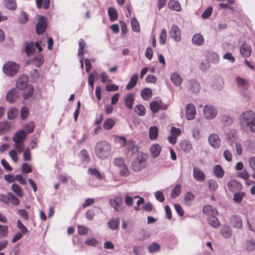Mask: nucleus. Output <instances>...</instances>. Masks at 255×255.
I'll list each match as a JSON object with an SVG mask.
<instances>
[{"instance_id":"obj_1","label":"nucleus","mask_w":255,"mask_h":255,"mask_svg":"<svg viewBox=\"0 0 255 255\" xmlns=\"http://www.w3.org/2000/svg\"><path fill=\"white\" fill-rule=\"evenodd\" d=\"M112 151L109 143L105 140L99 141L95 147V152L97 157L101 159H104L109 157Z\"/></svg>"},{"instance_id":"obj_2","label":"nucleus","mask_w":255,"mask_h":255,"mask_svg":"<svg viewBox=\"0 0 255 255\" xmlns=\"http://www.w3.org/2000/svg\"><path fill=\"white\" fill-rule=\"evenodd\" d=\"M147 165V159L144 153H139L132 162L131 167L133 171L139 172L145 168Z\"/></svg>"},{"instance_id":"obj_3","label":"nucleus","mask_w":255,"mask_h":255,"mask_svg":"<svg viewBox=\"0 0 255 255\" xmlns=\"http://www.w3.org/2000/svg\"><path fill=\"white\" fill-rule=\"evenodd\" d=\"M114 165L119 169V174L121 176H128L129 172L125 163V160L123 157H116L113 160Z\"/></svg>"},{"instance_id":"obj_4","label":"nucleus","mask_w":255,"mask_h":255,"mask_svg":"<svg viewBox=\"0 0 255 255\" xmlns=\"http://www.w3.org/2000/svg\"><path fill=\"white\" fill-rule=\"evenodd\" d=\"M255 117V114L252 111H247L243 112L239 118L241 126L243 128H246Z\"/></svg>"},{"instance_id":"obj_5","label":"nucleus","mask_w":255,"mask_h":255,"mask_svg":"<svg viewBox=\"0 0 255 255\" xmlns=\"http://www.w3.org/2000/svg\"><path fill=\"white\" fill-rule=\"evenodd\" d=\"M19 68V66L13 62H8L5 64L3 67L4 73L9 76L15 74Z\"/></svg>"},{"instance_id":"obj_6","label":"nucleus","mask_w":255,"mask_h":255,"mask_svg":"<svg viewBox=\"0 0 255 255\" xmlns=\"http://www.w3.org/2000/svg\"><path fill=\"white\" fill-rule=\"evenodd\" d=\"M126 153L129 157L136 156L138 154L142 153L138 152V147L136 146L132 140H129L126 146Z\"/></svg>"},{"instance_id":"obj_7","label":"nucleus","mask_w":255,"mask_h":255,"mask_svg":"<svg viewBox=\"0 0 255 255\" xmlns=\"http://www.w3.org/2000/svg\"><path fill=\"white\" fill-rule=\"evenodd\" d=\"M110 205L117 212L122 211L123 209V198L121 195H118L114 199L109 200Z\"/></svg>"},{"instance_id":"obj_8","label":"nucleus","mask_w":255,"mask_h":255,"mask_svg":"<svg viewBox=\"0 0 255 255\" xmlns=\"http://www.w3.org/2000/svg\"><path fill=\"white\" fill-rule=\"evenodd\" d=\"M20 95V93L17 89L13 88L7 93L6 100L10 103H15L19 98Z\"/></svg>"},{"instance_id":"obj_9","label":"nucleus","mask_w":255,"mask_h":255,"mask_svg":"<svg viewBox=\"0 0 255 255\" xmlns=\"http://www.w3.org/2000/svg\"><path fill=\"white\" fill-rule=\"evenodd\" d=\"M35 47L38 49V52H39L42 50L40 43L38 42H36L35 43L34 42H30L27 44L25 48V52L26 53V55L27 56H30L33 54L35 51Z\"/></svg>"},{"instance_id":"obj_10","label":"nucleus","mask_w":255,"mask_h":255,"mask_svg":"<svg viewBox=\"0 0 255 255\" xmlns=\"http://www.w3.org/2000/svg\"><path fill=\"white\" fill-rule=\"evenodd\" d=\"M230 225L235 228L241 229L243 226V222L241 217L239 215H233L229 218Z\"/></svg>"},{"instance_id":"obj_11","label":"nucleus","mask_w":255,"mask_h":255,"mask_svg":"<svg viewBox=\"0 0 255 255\" xmlns=\"http://www.w3.org/2000/svg\"><path fill=\"white\" fill-rule=\"evenodd\" d=\"M46 19L43 16H41L38 19L37 23L36 25V31L38 34L43 33L46 27Z\"/></svg>"},{"instance_id":"obj_12","label":"nucleus","mask_w":255,"mask_h":255,"mask_svg":"<svg viewBox=\"0 0 255 255\" xmlns=\"http://www.w3.org/2000/svg\"><path fill=\"white\" fill-rule=\"evenodd\" d=\"M216 110L212 106L206 105L204 108V115L207 119H213L217 115Z\"/></svg>"},{"instance_id":"obj_13","label":"nucleus","mask_w":255,"mask_h":255,"mask_svg":"<svg viewBox=\"0 0 255 255\" xmlns=\"http://www.w3.org/2000/svg\"><path fill=\"white\" fill-rule=\"evenodd\" d=\"M196 114V108L192 104H188L185 108V116L188 120H192L195 118Z\"/></svg>"},{"instance_id":"obj_14","label":"nucleus","mask_w":255,"mask_h":255,"mask_svg":"<svg viewBox=\"0 0 255 255\" xmlns=\"http://www.w3.org/2000/svg\"><path fill=\"white\" fill-rule=\"evenodd\" d=\"M170 36L176 42L181 40V31L177 25H173L169 32Z\"/></svg>"},{"instance_id":"obj_15","label":"nucleus","mask_w":255,"mask_h":255,"mask_svg":"<svg viewBox=\"0 0 255 255\" xmlns=\"http://www.w3.org/2000/svg\"><path fill=\"white\" fill-rule=\"evenodd\" d=\"M208 141L211 145L214 148H218L221 145V140L219 136L215 133L210 135L208 137Z\"/></svg>"},{"instance_id":"obj_16","label":"nucleus","mask_w":255,"mask_h":255,"mask_svg":"<svg viewBox=\"0 0 255 255\" xmlns=\"http://www.w3.org/2000/svg\"><path fill=\"white\" fill-rule=\"evenodd\" d=\"M28 82V77L26 75H22L18 78L16 82V87L19 90H24L29 86Z\"/></svg>"},{"instance_id":"obj_17","label":"nucleus","mask_w":255,"mask_h":255,"mask_svg":"<svg viewBox=\"0 0 255 255\" xmlns=\"http://www.w3.org/2000/svg\"><path fill=\"white\" fill-rule=\"evenodd\" d=\"M193 176L195 180L198 182H203L205 179V175L204 172L199 167L193 168Z\"/></svg>"},{"instance_id":"obj_18","label":"nucleus","mask_w":255,"mask_h":255,"mask_svg":"<svg viewBox=\"0 0 255 255\" xmlns=\"http://www.w3.org/2000/svg\"><path fill=\"white\" fill-rule=\"evenodd\" d=\"M229 190L232 192H237L241 190L242 189V184L235 180H231L227 183Z\"/></svg>"},{"instance_id":"obj_19","label":"nucleus","mask_w":255,"mask_h":255,"mask_svg":"<svg viewBox=\"0 0 255 255\" xmlns=\"http://www.w3.org/2000/svg\"><path fill=\"white\" fill-rule=\"evenodd\" d=\"M26 133L23 130H18L13 137V141L15 143H22L25 140Z\"/></svg>"},{"instance_id":"obj_20","label":"nucleus","mask_w":255,"mask_h":255,"mask_svg":"<svg viewBox=\"0 0 255 255\" xmlns=\"http://www.w3.org/2000/svg\"><path fill=\"white\" fill-rule=\"evenodd\" d=\"M161 150L160 145L158 143H154L150 147V155L153 158H156L159 155Z\"/></svg>"},{"instance_id":"obj_21","label":"nucleus","mask_w":255,"mask_h":255,"mask_svg":"<svg viewBox=\"0 0 255 255\" xmlns=\"http://www.w3.org/2000/svg\"><path fill=\"white\" fill-rule=\"evenodd\" d=\"M167 4L168 8L172 10L179 12L182 9L181 4L177 0H169Z\"/></svg>"},{"instance_id":"obj_22","label":"nucleus","mask_w":255,"mask_h":255,"mask_svg":"<svg viewBox=\"0 0 255 255\" xmlns=\"http://www.w3.org/2000/svg\"><path fill=\"white\" fill-rule=\"evenodd\" d=\"M240 53L245 57H250L252 53L251 47L246 43L243 44L240 48Z\"/></svg>"},{"instance_id":"obj_23","label":"nucleus","mask_w":255,"mask_h":255,"mask_svg":"<svg viewBox=\"0 0 255 255\" xmlns=\"http://www.w3.org/2000/svg\"><path fill=\"white\" fill-rule=\"evenodd\" d=\"M192 43L196 45H202L204 43L203 36L200 33L195 34L192 37Z\"/></svg>"},{"instance_id":"obj_24","label":"nucleus","mask_w":255,"mask_h":255,"mask_svg":"<svg viewBox=\"0 0 255 255\" xmlns=\"http://www.w3.org/2000/svg\"><path fill=\"white\" fill-rule=\"evenodd\" d=\"M203 212L210 216L216 215L218 212L216 209L213 208L211 205H205L203 208Z\"/></svg>"},{"instance_id":"obj_25","label":"nucleus","mask_w":255,"mask_h":255,"mask_svg":"<svg viewBox=\"0 0 255 255\" xmlns=\"http://www.w3.org/2000/svg\"><path fill=\"white\" fill-rule=\"evenodd\" d=\"M207 222L211 226L215 228H217L220 226V222L215 215L210 216L207 219Z\"/></svg>"},{"instance_id":"obj_26","label":"nucleus","mask_w":255,"mask_h":255,"mask_svg":"<svg viewBox=\"0 0 255 255\" xmlns=\"http://www.w3.org/2000/svg\"><path fill=\"white\" fill-rule=\"evenodd\" d=\"M188 87L193 93H197L200 88V85L195 80H191L189 82Z\"/></svg>"},{"instance_id":"obj_27","label":"nucleus","mask_w":255,"mask_h":255,"mask_svg":"<svg viewBox=\"0 0 255 255\" xmlns=\"http://www.w3.org/2000/svg\"><path fill=\"white\" fill-rule=\"evenodd\" d=\"M140 95L144 100H148L152 96V90L150 88H145L141 91Z\"/></svg>"},{"instance_id":"obj_28","label":"nucleus","mask_w":255,"mask_h":255,"mask_svg":"<svg viewBox=\"0 0 255 255\" xmlns=\"http://www.w3.org/2000/svg\"><path fill=\"white\" fill-rule=\"evenodd\" d=\"M158 135V129L156 126H152L149 129V137L151 140L156 139Z\"/></svg>"},{"instance_id":"obj_29","label":"nucleus","mask_w":255,"mask_h":255,"mask_svg":"<svg viewBox=\"0 0 255 255\" xmlns=\"http://www.w3.org/2000/svg\"><path fill=\"white\" fill-rule=\"evenodd\" d=\"M8 205L11 204L15 206H17L20 204V200L12 193L8 192Z\"/></svg>"},{"instance_id":"obj_30","label":"nucleus","mask_w":255,"mask_h":255,"mask_svg":"<svg viewBox=\"0 0 255 255\" xmlns=\"http://www.w3.org/2000/svg\"><path fill=\"white\" fill-rule=\"evenodd\" d=\"M88 174L94 176L98 179H102L104 177V174H102L97 168H89L88 170Z\"/></svg>"},{"instance_id":"obj_31","label":"nucleus","mask_w":255,"mask_h":255,"mask_svg":"<svg viewBox=\"0 0 255 255\" xmlns=\"http://www.w3.org/2000/svg\"><path fill=\"white\" fill-rule=\"evenodd\" d=\"M134 101V95L132 94H128V96H127L125 100L126 107L129 109H132Z\"/></svg>"},{"instance_id":"obj_32","label":"nucleus","mask_w":255,"mask_h":255,"mask_svg":"<svg viewBox=\"0 0 255 255\" xmlns=\"http://www.w3.org/2000/svg\"><path fill=\"white\" fill-rule=\"evenodd\" d=\"M138 80V75L137 74H133L130 78L129 81L126 86L128 90L132 89L136 84Z\"/></svg>"},{"instance_id":"obj_33","label":"nucleus","mask_w":255,"mask_h":255,"mask_svg":"<svg viewBox=\"0 0 255 255\" xmlns=\"http://www.w3.org/2000/svg\"><path fill=\"white\" fill-rule=\"evenodd\" d=\"M170 78L172 82L176 86H179L181 85L182 79L179 74L176 73H173L171 75Z\"/></svg>"},{"instance_id":"obj_34","label":"nucleus","mask_w":255,"mask_h":255,"mask_svg":"<svg viewBox=\"0 0 255 255\" xmlns=\"http://www.w3.org/2000/svg\"><path fill=\"white\" fill-rule=\"evenodd\" d=\"M33 92L34 89L32 86L29 85V86H27L26 90L23 93V100L25 101L30 99L32 97Z\"/></svg>"},{"instance_id":"obj_35","label":"nucleus","mask_w":255,"mask_h":255,"mask_svg":"<svg viewBox=\"0 0 255 255\" xmlns=\"http://www.w3.org/2000/svg\"><path fill=\"white\" fill-rule=\"evenodd\" d=\"M4 5L6 8L11 10L16 9L17 7L15 0H4Z\"/></svg>"},{"instance_id":"obj_36","label":"nucleus","mask_w":255,"mask_h":255,"mask_svg":"<svg viewBox=\"0 0 255 255\" xmlns=\"http://www.w3.org/2000/svg\"><path fill=\"white\" fill-rule=\"evenodd\" d=\"M37 7L41 8L42 7L45 9L49 8L50 0H36Z\"/></svg>"},{"instance_id":"obj_37","label":"nucleus","mask_w":255,"mask_h":255,"mask_svg":"<svg viewBox=\"0 0 255 255\" xmlns=\"http://www.w3.org/2000/svg\"><path fill=\"white\" fill-rule=\"evenodd\" d=\"M221 234L225 238H229L232 235V231L229 226H224L220 231Z\"/></svg>"},{"instance_id":"obj_38","label":"nucleus","mask_w":255,"mask_h":255,"mask_svg":"<svg viewBox=\"0 0 255 255\" xmlns=\"http://www.w3.org/2000/svg\"><path fill=\"white\" fill-rule=\"evenodd\" d=\"M11 189L18 197L21 198L24 196L21 187L17 184L14 183L11 185Z\"/></svg>"},{"instance_id":"obj_39","label":"nucleus","mask_w":255,"mask_h":255,"mask_svg":"<svg viewBox=\"0 0 255 255\" xmlns=\"http://www.w3.org/2000/svg\"><path fill=\"white\" fill-rule=\"evenodd\" d=\"M180 148L183 151L188 152L192 148V144L188 140H183L180 143Z\"/></svg>"},{"instance_id":"obj_40","label":"nucleus","mask_w":255,"mask_h":255,"mask_svg":"<svg viewBox=\"0 0 255 255\" xmlns=\"http://www.w3.org/2000/svg\"><path fill=\"white\" fill-rule=\"evenodd\" d=\"M236 81L239 87L247 89L248 87V82L245 79L241 77H237L236 78Z\"/></svg>"},{"instance_id":"obj_41","label":"nucleus","mask_w":255,"mask_h":255,"mask_svg":"<svg viewBox=\"0 0 255 255\" xmlns=\"http://www.w3.org/2000/svg\"><path fill=\"white\" fill-rule=\"evenodd\" d=\"M213 172L216 177L219 178H222L224 175V171L222 167L219 165L215 166Z\"/></svg>"},{"instance_id":"obj_42","label":"nucleus","mask_w":255,"mask_h":255,"mask_svg":"<svg viewBox=\"0 0 255 255\" xmlns=\"http://www.w3.org/2000/svg\"><path fill=\"white\" fill-rule=\"evenodd\" d=\"M194 199V195L191 192H187L184 198V203L186 206H190Z\"/></svg>"},{"instance_id":"obj_43","label":"nucleus","mask_w":255,"mask_h":255,"mask_svg":"<svg viewBox=\"0 0 255 255\" xmlns=\"http://www.w3.org/2000/svg\"><path fill=\"white\" fill-rule=\"evenodd\" d=\"M108 14L109 18L112 21H115L118 18L117 11L115 8L113 7L109 8Z\"/></svg>"},{"instance_id":"obj_44","label":"nucleus","mask_w":255,"mask_h":255,"mask_svg":"<svg viewBox=\"0 0 255 255\" xmlns=\"http://www.w3.org/2000/svg\"><path fill=\"white\" fill-rule=\"evenodd\" d=\"M120 224L119 219L118 218L112 219L108 222V226L110 229L115 230L118 228Z\"/></svg>"},{"instance_id":"obj_45","label":"nucleus","mask_w":255,"mask_h":255,"mask_svg":"<svg viewBox=\"0 0 255 255\" xmlns=\"http://www.w3.org/2000/svg\"><path fill=\"white\" fill-rule=\"evenodd\" d=\"M116 124V121L112 119H107L103 124V127L105 129H111Z\"/></svg>"},{"instance_id":"obj_46","label":"nucleus","mask_w":255,"mask_h":255,"mask_svg":"<svg viewBox=\"0 0 255 255\" xmlns=\"http://www.w3.org/2000/svg\"><path fill=\"white\" fill-rule=\"evenodd\" d=\"M18 115V109L12 107L7 112V117L9 119H15Z\"/></svg>"},{"instance_id":"obj_47","label":"nucleus","mask_w":255,"mask_h":255,"mask_svg":"<svg viewBox=\"0 0 255 255\" xmlns=\"http://www.w3.org/2000/svg\"><path fill=\"white\" fill-rule=\"evenodd\" d=\"M134 111L138 116H142L145 115L146 110L143 105L139 104L135 106Z\"/></svg>"},{"instance_id":"obj_48","label":"nucleus","mask_w":255,"mask_h":255,"mask_svg":"<svg viewBox=\"0 0 255 255\" xmlns=\"http://www.w3.org/2000/svg\"><path fill=\"white\" fill-rule=\"evenodd\" d=\"M181 193V186L180 184H177L172 189L171 193V197L172 198H176Z\"/></svg>"},{"instance_id":"obj_49","label":"nucleus","mask_w":255,"mask_h":255,"mask_svg":"<svg viewBox=\"0 0 255 255\" xmlns=\"http://www.w3.org/2000/svg\"><path fill=\"white\" fill-rule=\"evenodd\" d=\"M245 195V193L244 192H239L235 193L234 195L233 200L236 203H240L244 197Z\"/></svg>"},{"instance_id":"obj_50","label":"nucleus","mask_w":255,"mask_h":255,"mask_svg":"<svg viewBox=\"0 0 255 255\" xmlns=\"http://www.w3.org/2000/svg\"><path fill=\"white\" fill-rule=\"evenodd\" d=\"M131 25L133 31L138 32L140 30V27L137 20L135 18H131Z\"/></svg>"},{"instance_id":"obj_51","label":"nucleus","mask_w":255,"mask_h":255,"mask_svg":"<svg viewBox=\"0 0 255 255\" xmlns=\"http://www.w3.org/2000/svg\"><path fill=\"white\" fill-rule=\"evenodd\" d=\"M167 31L164 28L161 30L159 36V43L161 45H164L166 42Z\"/></svg>"},{"instance_id":"obj_52","label":"nucleus","mask_w":255,"mask_h":255,"mask_svg":"<svg viewBox=\"0 0 255 255\" xmlns=\"http://www.w3.org/2000/svg\"><path fill=\"white\" fill-rule=\"evenodd\" d=\"M115 140L121 147L127 146L128 141L125 137L117 136L115 137Z\"/></svg>"},{"instance_id":"obj_53","label":"nucleus","mask_w":255,"mask_h":255,"mask_svg":"<svg viewBox=\"0 0 255 255\" xmlns=\"http://www.w3.org/2000/svg\"><path fill=\"white\" fill-rule=\"evenodd\" d=\"M10 126L6 122H1L0 123V132L5 133L9 129Z\"/></svg>"},{"instance_id":"obj_54","label":"nucleus","mask_w":255,"mask_h":255,"mask_svg":"<svg viewBox=\"0 0 255 255\" xmlns=\"http://www.w3.org/2000/svg\"><path fill=\"white\" fill-rule=\"evenodd\" d=\"M8 232V227L0 224V238L6 237Z\"/></svg>"},{"instance_id":"obj_55","label":"nucleus","mask_w":255,"mask_h":255,"mask_svg":"<svg viewBox=\"0 0 255 255\" xmlns=\"http://www.w3.org/2000/svg\"><path fill=\"white\" fill-rule=\"evenodd\" d=\"M23 160L25 161H29L31 160V152L29 147H27L23 151Z\"/></svg>"},{"instance_id":"obj_56","label":"nucleus","mask_w":255,"mask_h":255,"mask_svg":"<svg viewBox=\"0 0 255 255\" xmlns=\"http://www.w3.org/2000/svg\"><path fill=\"white\" fill-rule=\"evenodd\" d=\"M28 19L27 14L25 12H20L18 18V21L20 23H24Z\"/></svg>"},{"instance_id":"obj_57","label":"nucleus","mask_w":255,"mask_h":255,"mask_svg":"<svg viewBox=\"0 0 255 255\" xmlns=\"http://www.w3.org/2000/svg\"><path fill=\"white\" fill-rule=\"evenodd\" d=\"M35 127V124L33 122H30L27 124H26L24 126V129L25 130V133L27 134L28 133H31L34 130V128Z\"/></svg>"},{"instance_id":"obj_58","label":"nucleus","mask_w":255,"mask_h":255,"mask_svg":"<svg viewBox=\"0 0 255 255\" xmlns=\"http://www.w3.org/2000/svg\"><path fill=\"white\" fill-rule=\"evenodd\" d=\"M85 41L81 39L79 42V50L78 54L79 55L82 56L84 54V48L85 46Z\"/></svg>"},{"instance_id":"obj_59","label":"nucleus","mask_w":255,"mask_h":255,"mask_svg":"<svg viewBox=\"0 0 255 255\" xmlns=\"http://www.w3.org/2000/svg\"><path fill=\"white\" fill-rule=\"evenodd\" d=\"M148 250L150 253H154L160 250V246L156 243H153L148 247Z\"/></svg>"},{"instance_id":"obj_60","label":"nucleus","mask_w":255,"mask_h":255,"mask_svg":"<svg viewBox=\"0 0 255 255\" xmlns=\"http://www.w3.org/2000/svg\"><path fill=\"white\" fill-rule=\"evenodd\" d=\"M150 108L151 110L153 113H156L158 112L160 109V105L159 103L156 101L152 102L150 104Z\"/></svg>"},{"instance_id":"obj_61","label":"nucleus","mask_w":255,"mask_h":255,"mask_svg":"<svg viewBox=\"0 0 255 255\" xmlns=\"http://www.w3.org/2000/svg\"><path fill=\"white\" fill-rule=\"evenodd\" d=\"M98 243L97 240L94 238H89L85 241V244L88 246H95Z\"/></svg>"},{"instance_id":"obj_62","label":"nucleus","mask_w":255,"mask_h":255,"mask_svg":"<svg viewBox=\"0 0 255 255\" xmlns=\"http://www.w3.org/2000/svg\"><path fill=\"white\" fill-rule=\"evenodd\" d=\"M29 114V109L27 107L24 106L21 108L20 110V117L22 119H25Z\"/></svg>"},{"instance_id":"obj_63","label":"nucleus","mask_w":255,"mask_h":255,"mask_svg":"<svg viewBox=\"0 0 255 255\" xmlns=\"http://www.w3.org/2000/svg\"><path fill=\"white\" fill-rule=\"evenodd\" d=\"M17 214L24 220L27 221L28 220V214L27 212L24 209H19L17 211Z\"/></svg>"},{"instance_id":"obj_64","label":"nucleus","mask_w":255,"mask_h":255,"mask_svg":"<svg viewBox=\"0 0 255 255\" xmlns=\"http://www.w3.org/2000/svg\"><path fill=\"white\" fill-rule=\"evenodd\" d=\"M209 188L211 190H215L218 187V183L216 181L213 179H210L208 181Z\"/></svg>"}]
</instances>
